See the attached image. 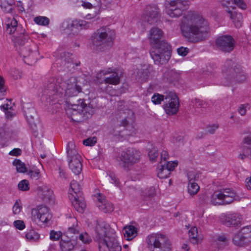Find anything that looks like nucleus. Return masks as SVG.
<instances>
[{"instance_id":"1","label":"nucleus","mask_w":251,"mask_h":251,"mask_svg":"<svg viewBox=\"0 0 251 251\" xmlns=\"http://www.w3.org/2000/svg\"><path fill=\"white\" fill-rule=\"evenodd\" d=\"M183 35L190 42L198 43L209 36L207 22L200 14L190 11L183 16L180 25Z\"/></svg>"},{"instance_id":"2","label":"nucleus","mask_w":251,"mask_h":251,"mask_svg":"<svg viewBox=\"0 0 251 251\" xmlns=\"http://www.w3.org/2000/svg\"><path fill=\"white\" fill-rule=\"evenodd\" d=\"M94 239L100 251H121L115 230L104 222L98 223L95 229Z\"/></svg>"},{"instance_id":"3","label":"nucleus","mask_w":251,"mask_h":251,"mask_svg":"<svg viewBox=\"0 0 251 251\" xmlns=\"http://www.w3.org/2000/svg\"><path fill=\"white\" fill-rule=\"evenodd\" d=\"M115 39L114 31L107 26L98 29L91 36L93 49L96 52L109 50Z\"/></svg>"},{"instance_id":"4","label":"nucleus","mask_w":251,"mask_h":251,"mask_svg":"<svg viewBox=\"0 0 251 251\" xmlns=\"http://www.w3.org/2000/svg\"><path fill=\"white\" fill-rule=\"evenodd\" d=\"M149 251H172V245L169 238L160 233H152L146 239Z\"/></svg>"},{"instance_id":"5","label":"nucleus","mask_w":251,"mask_h":251,"mask_svg":"<svg viewBox=\"0 0 251 251\" xmlns=\"http://www.w3.org/2000/svg\"><path fill=\"white\" fill-rule=\"evenodd\" d=\"M6 32L10 34H15L13 41L15 46H23L29 39L25 29L18 25L17 20L12 16L6 18L5 21Z\"/></svg>"},{"instance_id":"6","label":"nucleus","mask_w":251,"mask_h":251,"mask_svg":"<svg viewBox=\"0 0 251 251\" xmlns=\"http://www.w3.org/2000/svg\"><path fill=\"white\" fill-rule=\"evenodd\" d=\"M142 154L141 152L134 148H128L122 151L118 155L116 161L120 166L125 169L140 162Z\"/></svg>"},{"instance_id":"7","label":"nucleus","mask_w":251,"mask_h":251,"mask_svg":"<svg viewBox=\"0 0 251 251\" xmlns=\"http://www.w3.org/2000/svg\"><path fill=\"white\" fill-rule=\"evenodd\" d=\"M150 54L155 64H164L171 57V47L167 42H163L158 47H152Z\"/></svg>"},{"instance_id":"8","label":"nucleus","mask_w":251,"mask_h":251,"mask_svg":"<svg viewBox=\"0 0 251 251\" xmlns=\"http://www.w3.org/2000/svg\"><path fill=\"white\" fill-rule=\"evenodd\" d=\"M62 84L58 79L50 78L45 86L42 95V99H49L48 102H50L55 100L61 98L63 94V89Z\"/></svg>"},{"instance_id":"9","label":"nucleus","mask_w":251,"mask_h":251,"mask_svg":"<svg viewBox=\"0 0 251 251\" xmlns=\"http://www.w3.org/2000/svg\"><path fill=\"white\" fill-rule=\"evenodd\" d=\"M52 217L50 209L43 205L32 208L31 211V219L37 225L47 223Z\"/></svg>"},{"instance_id":"10","label":"nucleus","mask_w":251,"mask_h":251,"mask_svg":"<svg viewBox=\"0 0 251 251\" xmlns=\"http://www.w3.org/2000/svg\"><path fill=\"white\" fill-rule=\"evenodd\" d=\"M69 167L75 175H78V153L74 141L68 143L67 147Z\"/></svg>"},{"instance_id":"11","label":"nucleus","mask_w":251,"mask_h":251,"mask_svg":"<svg viewBox=\"0 0 251 251\" xmlns=\"http://www.w3.org/2000/svg\"><path fill=\"white\" fill-rule=\"evenodd\" d=\"M223 71L227 76H229V78L230 79L223 82V84L225 86L230 85L231 79L238 83H242L245 81L247 78V74L239 66H235L233 68H224ZM226 79H228V77Z\"/></svg>"},{"instance_id":"12","label":"nucleus","mask_w":251,"mask_h":251,"mask_svg":"<svg viewBox=\"0 0 251 251\" xmlns=\"http://www.w3.org/2000/svg\"><path fill=\"white\" fill-rule=\"evenodd\" d=\"M165 102L164 109L167 114L174 115L177 112L179 103L178 99L175 93L166 92Z\"/></svg>"},{"instance_id":"13","label":"nucleus","mask_w":251,"mask_h":251,"mask_svg":"<svg viewBox=\"0 0 251 251\" xmlns=\"http://www.w3.org/2000/svg\"><path fill=\"white\" fill-rule=\"evenodd\" d=\"M215 44L219 50L224 52H230L235 47V41L231 36L225 35L218 37Z\"/></svg>"},{"instance_id":"14","label":"nucleus","mask_w":251,"mask_h":251,"mask_svg":"<svg viewBox=\"0 0 251 251\" xmlns=\"http://www.w3.org/2000/svg\"><path fill=\"white\" fill-rule=\"evenodd\" d=\"M61 30L70 38L77 36L78 33V20L69 19L65 21L62 24Z\"/></svg>"},{"instance_id":"15","label":"nucleus","mask_w":251,"mask_h":251,"mask_svg":"<svg viewBox=\"0 0 251 251\" xmlns=\"http://www.w3.org/2000/svg\"><path fill=\"white\" fill-rule=\"evenodd\" d=\"M189 0H170L168 14L171 17H178L182 14Z\"/></svg>"},{"instance_id":"16","label":"nucleus","mask_w":251,"mask_h":251,"mask_svg":"<svg viewBox=\"0 0 251 251\" xmlns=\"http://www.w3.org/2000/svg\"><path fill=\"white\" fill-rule=\"evenodd\" d=\"M159 17V8L155 4L147 5L143 13V20L149 24L156 23Z\"/></svg>"},{"instance_id":"17","label":"nucleus","mask_w":251,"mask_h":251,"mask_svg":"<svg viewBox=\"0 0 251 251\" xmlns=\"http://www.w3.org/2000/svg\"><path fill=\"white\" fill-rule=\"evenodd\" d=\"M103 80L101 82H104L105 84H110L112 85H117L120 83V78L118 74L116 72H113L112 69L108 68L107 70H101L98 74L97 78L102 79Z\"/></svg>"},{"instance_id":"18","label":"nucleus","mask_w":251,"mask_h":251,"mask_svg":"<svg viewBox=\"0 0 251 251\" xmlns=\"http://www.w3.org/2000/svg\"><path fill=\"white\" fill-rule=\"evenodd\" d=\"M220 220L227 226H236L241 224L242 218L239 214L233 213L227 215L222 214Z\"/></svg>"},{"instance_id":"19","label":"nucleus","mask_w":251,"mask_h":251,"mask_svg":"<svg viewBox=\"0 0 251 251\" xmlns=\"http://www.w3.org/2000/svg\"><path fill=\"white\" fill-rule=\"evenodd\" d=\"M162 36V31L158 27H153L150 29L149 39L152 47H158L163 42H166L164 40H161Z\"/></svg>"},{"instance_id":"20","label":"nucleus","mask_w":251,"mask_h":251,"mask_svg":"<svg viewBox=\"0 0 251 251\" xmlns=\"http://www.w3.org/2000/svg\"><path fill=\"white\" fill-rule=\"evenodd\" d=\"M78 183L77 181L74 180L70 183V189H69L68 197L72 205L76 211L78 210Z\"/></svg>"},{"instance_id":"21","label":"nucleus","mask_w":251,"mask_h":251,"mask_svg":"<svg viewBox=\"0 0 251 251\" xmlns=\"http://www.w3.org/2000/svg\"><path fill=\"white\" fill-rule=\"evenodd\" d=\"M78 94V80L75 77L69 78L67 82L65 95L69 97L77 96Z\"/></svg>"},{"instance_id":"22","label":"nucleus","mask_w":251,"mask_h":251,"mask_svg":"<svg viewBox=\"0 0 251 251\" xmlns=\"http://www.w3.org/2000/svg\"><path fill=\"white\" fill-rule=\"evenodd\" d=\"M152 71V67L148 64L141 66L137 72V79L141 82L146 81Z\"/></svg>"},{"instance_id":"23","label":"nucleus","mask_w":251,"mask_h":251,"mask_svg":"<svg viewBox=\"0 0 251 251\" xmlns=\"http://www.w3.org/2000/svg\"><path fill=\"white\" fill-rule=\"evenodd\" d=\"M223 193L225 204H229L235 201H239L240 200V196L231 189H223Z\"/></svg>"},{"instance_id":"24","label":"nucleus","mask_w":251,"mask_h":251,"mask_svg":"<svg viewBox=\"0 0 251 251\" xmlns=\"http://www.w3.org/2000/svg\"><path fill=\"white\" fill-rule=\"evenodd\" d=\"M71 223L72 225L68 227L66 231V235L68 238L74 239L76 241L78 233V221L75 217L72 218H71Z\"/></svg>"},{"instance_id":"25","label":"nucleus","mask_w":251,"mask_h":251,"mask_svg":"<svg viewBox=\"0 0 251 251\" xmlns=\"http://www.w3.org/2000/svg\"><path fill=\"white\" fill-rule=\"evenodd\" d=\"M244 143L242 153H240L238 157L242 160L245 158L251 159V135L246 136L244 138Z\"/></svg>"},{"instance_id":"26","label":"nucleus","mask_w":251,"mask_h":251,"mask_svg":"<svg viewBox=\"0 0 251 251\" xmlns=\"http://www.w3.org/2000/svg\"><path fill=\"white\" fill-rule=\"evenodd\" d=\"M38 195L44 201L47 202L51 200L53 192L48 187L44 186L38 188Z\"/></svg>"},{"instance_id":"27","label":"nucleus","mask_w":251,"mask_h":251,"mask_svg":"<svg viewBox=\"0 0 251 251\" xmlns=\"http://www.w3.org/2000/svg\"><path fill=\"white\" fill-rule=\"evenodd\" d=\"M81 107L82 109L79 115H82V121L91 117L94 112V108L90 103L87 104L82 101L81 102Z\"/></svg>"},{"instance_id":"28","label":"nucleus","mask_w":251,"mask_h":251,"mask_svg":"<svg viewBox=\"0 0 251 251\" xmlns=\"http://www.w3.org/2000/svg\"><path fill=\"white\" fill-rule=\"evenodd\" d=\"M29 104H26L23 106V111L26 119L31 126H35L34 117L36 112L32 107H29Z\"/></svg>"},{"instance_id":"29","label":"nucleus","mask_w":251,"mask_h":251,"mask_svg":"<svg viewBox=\"0 0 251 251\" xmlns=\"http://www.w3.org/2000/svg\"><path fill=\"white\" fill-rule=\"evenodd\" d=\"M123 234L127 240H131L137 235V229L132 225L124 226L123 229Z\"/></svg>"},{"instance_id":"30","label":"nucleus","mask_w":251,"mask_h":251,"mask_svg":"<svg viewBox=\"0 0 251 251\" xmlns=\"http://www.w3.org/2000/svg\"><path fill=\"white\" fill-rule=\"evenodd\" d=\"M211 202L215 205L225 204L223 189L215 191L211 196Z\"/></svg>"},{"instance_id":"31","label":"nucleus","mask_w":251,"mask_h":251,"mask_svg":"<svg viewBox=\"0 0 251 251\" xmlns=\"http://www.w3.org/2000/svg\"><path fill=\"white\" fill-rule=\"evenodd\" d=\"M80 212H81L82 214L85 213L83 217H86L87 219L85 222H88L89 218L91 217V214L88 211L84 198L79 194V213Z\"/></svg>"},{"instance_id":"32","label":"nucleus","mask_w":251,"mask_h":251,"mask_svg":"<svg viewBox=\"0 0 251 251\" xmlns=\"http://www.w3.org/2000/svg\"><path fill=\"white\" fill-rule=\"evenodd\" d=\"M60 247L62 251H71L76 244V241L74 239L69 240H61L60 241Z\"/></svg>"},{"instance_id":"33","label":"nucleus","mask_w":251,"mask_h":251,"mask_svg":"<svg viewBox=\"0 0 251 251\" xmlns=\"http://www.w3.org/2000/svg\"><path fill=\"white\" fill-rule=\"evenodd\" d=\"M226 11L227 12L228 16L230 17V19L234 22L235 26L237 27L241 26V14L240 13H237L236 12H232L229 10V8L228 7H227Z\"/></svg>"},{"instance_id":"34","label":"nucleus","mask_w":251,"mask_h":251,"mask_svg":"<svg viewBox=\"0 0 251 251\" xmlns=\"http://www.w3.org/2000/svg\"><path fill=\"white\" fill-rule=\"evenodd\" d=\"M20 53L23 55L25 62L26 61V59L27 60V61L30 60L31 61H34L36 60V59L34 57L35 55L34 54H36V53H32L31 50L30 48L25 47L22 48L20 49Z\"/></svg>"},{"instance_id":"35","label":"nucleus","mask_w":251,"mask_h":251,"mask_svg":"<svg viewBox=\"0 0 251 251\" xmlns=\"http://www.w3.org/2000/svg\"><path fill=\"white\" fill-rule=\"evenodd\" d=\"M155 195V190L153 187L147 188L141 192L142 199L145 201H151Z\"/></svg>"},{"instance_id":"36","label":"nucleus","mask_w":251,"mask_h":251,"mask_svg":"<svg viewBox=\"0 0 251 251\" xmlns=\"http://www.w3.org/2000/svg\"><path fill=\"white\" fill-rule=\"evenodd\" d=\"M233 243L237 246L240 247H244L247 245L250 242L249 241L245 240L244 236H243L240 233L238 232L234 235L233 237Z\"/></svg>"},{"instance_id":"37","label":"nucleus","mask_w":251,"mask_h":251,"mask_svg":"<svg viewBox=\"0 0 251 251\" xmlns=\"http://www.w3.org/2000/svg\"><path fill=\"white\" fill-rule=\"evenodd\" d=\"M228 240L225 235H215L213 237V243L219 248H222L227 245Z\"/></svg>"},{"instance_id":"38","label":"nucleus","mask_w":251,"mask_h":251,"mask_svg":"<svg viewBox=\"0 0 251 251\" xmlns=\"http://www.w3.org/2000/svg\"><path fill=\"white\" fill-rule=\"evenodd\" d=\"M14 4V0H0V7L5 13H10Z\"/></svg>"},{"instance_id":"39","label":"nucleus","mask_w":251,"mask_h":251,"mask_svg":"<svg viewBox=\"0 0 251 251\" xmlns=\"http://www.w3.org/2000/svg\"><path fill=\"white\" fill-rule=\"evenodd\" d=\"M207 106V103L206 102L196 98L192 100L190 103V108L195 110L200 108H205Z\"/></svg>"},{"instance_id":"40","label":"nucleus","mask_w":251,"mask_h":251,"mask_svg":"<svg viewBox=\"0 0 251 251\" xmlns=\"http://www.w3.org/2000/svg\"><path fill=\"white\" fill-rule=\"evenodd\" d=\"M157 169V176L160 178H166L169 176L170 172L165 167V164H160Z\"/></svg>"},{"instance_id":"41","label":"nucleus","mask_w":251,"mask_h":251,"mask_svg":"<svg viewBox=\"0 0 251 251\" xmlns=\"http://www.w3.org/2000/svg\"><path fill=\"white\" fill-rule=\"evenodd\" d=\"M164 77L170 82H172L178 80L179 75L174 70H167L164 73Z\"/></svg>"},{"instance_id":"42","label":"nucleus","mask_w":251,"mask_h":251,"mask_svg":"<svg viewBox=\"0 0 251 251\" xmlns=\"http://www.w3.org/2000/svg\"><path fill=\"white\" fill-rule=\"evenodd\" d=\"M99 209L104 213H109L113 211L114 207L113 204L108 201L102 203L98 204Z\"/></svg>"},{"instance_id":"43","label":"nucleus","mask_w":251,"mask_h":251,"mask_svg":"<svg viewBox=\"0 0 251 251\" xmlns=\"http://www.w3.org/2000/svg\"><path fill=\"white\" fill-rule=\"evenodd\" d=\"M25 238L28 241L37 242L39 240L40 235L36 231L32 230L26 233Z\"/></svg>"},{"instance_id":"44","label":"nucleus","mask_w":251,"mask_h":251,"mask_svg":"<svg viewBox=\"0 0 251 251\" xmlns=\"http://www.w3.org/2000/svg\"><path fill=\"white\" fill-rule=\"evenodd\" d=\"M187 189L191 196H194L199 192L200 187L196 182H190L188 184Z\"/></svg>"},{"instance_id":"45","label":"nucleus","mask_w":251,"mask_h":251,"mask_svg":"<svg viewBox=\"0 0 251 251\" xmlns=\"http://www.w3.org/2000/svg\"><path fill=\"white\" fill-rule=\"evenodd\" d=\"M189 236L190 241L194 244H197L198 243V230L197 228L195 226H193L191 228L189 231Z\"/></svg>"},{"instance_id":"46","label":"nucleus","mask_w":251,"mask_h":251,"mask_svg":"<svg viewBox=\"0 0 251 251\" xmlns=\"http://www.w3.org/2000/svg\"><path fill=\"white\" fill-rule=\"evenodd\" d=\"M238 232L244 236L245 240L251 241V226H245Z\"/></svg>"},{"instance_id":"47","label":"nucleus","mask_w":251,"mask_h":251,"mask_svg":"<svg viewBox=\"0 0 251 251\" xmlns=\"http://www.w3.org/2000/svg\"><path fill=\"white\" fill-rule=\"evenodd\" d=\"M200 174L195 170L189 171L187 173L188 183L196 182L199 178Z\"/></svg>"},{"instance_id":"48","label":"nucleus","mask_w":251,"mask_h":251,"mask_svg":"<svg viewBox=\"0 0 251 251\" xmlns=\"http://www.w3.org/2000/svg\"><path fill=\"white\" fill-rule=\"evenodd\" d=\"M13 164L16 166L17 172L19 173H25L27 171L25 164L21 160L15 159Z\"/></svg>"},{"instance_id":"49","label":"nucleus","mask_w":251,"mask_h":251,"mask_svg":"<svg viewBox=\"0 0 251 251\" xmlns=\"http://www.w3.org/2000/svg\"><path fill=\"white\" fill-rule=\"evenodd\" d=\"M34 21L39 25L46 26L49 24L50 20L46 17L39 16L34 18Z\"/></svg>"},{"instance_id":"50","label":"nucleus","mask_w":251,"mask_h":251,"mask_svg":"<svg viewBox=\"0 0 251 251\" xmlns=\"http://www.w3.org/2000/svg\"><path fill=\"white\" fill-rule=\"evenodd\" d=\"M165 98H166V94L163 95L155 93L151 97V101L155 104H159L161 101L165 100Z\"/></svg>"},{"instance_id":"51","label":"nucleus","mask_w":251,"mask_h":251,"mask_svg":"<svg viewBox=\"0 0 251 251\" xmlns=\"http://www.w3.org/2000/svg\"><path fill=\"white\" fill-rule=\"evenodd\" d=\"M62 233L60 231L51 230L50 232V239L53 241H58L62 237Z\"/></svg>"},{"instance_id":"52","label":"nucleus","mask_w":251,"mask_h":251,"mask_svg":"<svg viewBox=\"0 0 251 251\" xmlns=\"http://www.w3.org/2000/svg\"><path fill=\"white\" fill-rule=\"evenodd\" d=\"M78 105L77 104H70L67 110V113L69 116H72V113H75L76 115L78 114Z\"/></svg>"},{"instance_id":"53","label":"nucleus","mask_w":251,"mask_h":251,"mask_svg":"<svg viewBox=\"0 0 251 251\" xmlns=\"http://www.w3.org/2000/svg\"><path fill=\"white\" fill-rule=\"evenodd\" d=\"M18 188L20 190L25 191L29 189V183L27 180L24 179L19 182Z\"/></svg>"},{"instance_id":"54","label":"nucleus","mask_w":251,"mask_h":251,"mask_svg":"<svg viewBox=\"0 0 251 251\" xmlns=\"http://www.w3.org/2000/svg\"><path fill=\"white\" fill-rule=\"evenodd\" d=\"M106 178L107 179L110 180L111 183L114 184L116 186H118L119 181L115 176V174L112 172H109L108 174L106 173Z\"/></svg>"},{"instance_id":"55","label":"nucleus","mask_w":251,"mask_h":251,"mask_svg":"<svg viewBox=\"0 0 251 251\" xmlns=\"http://www.w3.org/2000/svg\"><path fill=\"white\" fill-rule=\"evenodd\" d=\"M92 1H96L95 2H93V4L89 2H83L82 5L84 7H86L87 8H91L93 7V5L94 7H100L101 6V1L100 0H90Z\"/></svg>"},{"instance_id":"56","label":"nucleus","mask_w":251,"mask_h":251,"mask_svg":"<svg viewBox=\"0 0 251 251\" xmlns=\"http://www.w3.org/2000/svg\"><path fill=\"white\" fill-rule=\"evenodd\" d=\"M79 240H81L85 244H89L92 241L90 236L86 232L79 234Z\"/></svg>"},{"instance_id":"57","label":"nucleus","mask_w":251,"mask_h":251,"mask_svg":"<svg viewBox=\"0 0 251 251\" xmlns=\"http://www.w3.org/2000/svg\"><path fill=\"white\" fill-rule=\"evenodd\" d=\"M148 155L151 162L155 161L156 160V158L158 156L157 149L156 148H152V149L149 151Z\"/></svg>"},{"instance_id":"58","label":"nucleus","mask_w":251,"mask_h":251,"mask_svg":"<svg viewBox=\"0 0 251 251\" xmlns=\"http://www.w3.org/2000/svg\"><path fill=\"white\" fill-rule=\"evenodd\" d=\"M28 175L32 179L35 180L38 179L41 176L40 172L38 169L29 171Z\"/></svg>"},{"instance_id":"59","label":"nucleus","mask_w":251,"mask_h":251,"mask_svg":"<svg viewBox=\"0 0 251 251\" xmlns=\"http://www.w3.org/2000/svg\"><path fill=\"white\" fill-rule=\"evenodd\" d=\"M97 143V138L95 137H90L83 141V144L86 146H93Z\"/></svg>"},{"instance_id":"60","label":"nucleus","mask_w":251,"mask_h":251,"mask_svg":"<svg viewBox=\"0 0 251 251\" xmlns=\"http://www.w3.org/2000/svg\"><path fill=\"white\" fill-rule=\"evenodd\" d=\"M163 164H165V167L168 169L169 171L171 172L173 171L175 168L177 166V163L175 161H168L167 163L164 162Z\"/></svg>"},{"instance_id":"61","label":"nucleus","mask_w":251,"mask_h":251,"mask_svg":"<svg viewBox=\"0 0 251 251\" xmlns=\"http://www.w3.org/2000/svg\"><path fill=\"white\" fill-rule=\"evenodd\" d=\"M13 225L16 228L19 230H23L25 227L24 222L22 220H16L14 221Z\"/></svg>"},{"instance_id":"62","label":"nucleus","mask_w":251,"mask_h":251,"mask_svg":"<svg viewBox=\"0 0 251 251\" xmlns=\"http://www.w3.org/2000/svg\"><path fill=\"white\" fill-rule=\"evenodd\" d=\"M177 51L179 55L185 56L189 52V49L187 48L181 47L177 49Z\"/></svg>"},{"instance_id":"63","label":"nucleus","mask_w":251,"mask_h":251,"mask_svg":"<svg viewBox=\"0 0 251 251\" xmlns=\"http://www.w3.org/2000/svg\"><path fill=\"white\" fill-rule=\"evenodd\" d=\"M10 74L15 79L20 78L21 77V72L16 69H12Z\"/></svg>"},{"instance_id":"64","label":"nucleus","mask_w":251,"mask_h":251,"mask_svg":"<svg viewBox=\"0 0 251 251\" xmlns=\"http://www.w3.org/2000/svg\"><path fill=\"white\" fill-rule=\"evenodd\" d=\"M95 197L98 200V202L97 204V205H98V204H100V203L103 204L104 202L107 201L106 200L105 196L100 193H97V194H96Z\"/></svg>"}]
</instances>
